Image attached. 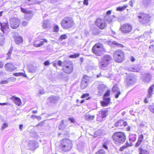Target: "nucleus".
Wrapping results in <instances>:
<instances>
[{"instance_id": "2", "label": "nucleus", "mask_w": 154, "mask_h": 154, "mask_svg": "<svg viewBox=\"0 0 154 154\" xmlns=\"http://www.w3.org/2000/svg\"><path fill=\"white\" fill-rule=\"evenodd\" d=\"M73 146L71 140L68 138L62 139L60 141V146L63 151L67 152L71 149Z\"/></svg>"}, {"instance_id": "14", "label": "nucleus", "mask_w": 154, "mask_h": 154, "mask_svg": "<svg viewBox=\"0 0 154 154\" xmlns=\"http://www.w3.org/2000/svg\"><path fill=\"white\" fill-rule=\"evenodd\" d=\"M103 101H101L100 103L102 106L105 107L108 106L110 103L111 98L110 97H103Z\"/></svg>"}, {"instance_id": "38", "label": "nucleus", "mask_w": 154, "mask_h": 154, "mask_svg": "<svg viewBox=\"0 0 154 154\" xmlns=\"http://www.w3.org/2000/svg\"><path fill=\"white\" fill-rule=\"evenodd\" d=\"M107 87L104 84H101L99 85L97 89L99 90H101L103 88H104Z\"/></svg>"}, {"instance_id": "18", "label": "nucleus", "mask_w": 154, "mask_h": 154, "mask_svg": "<svg viewBox=\"0 0 154 154\" xmlns=\"http://www.w3.org/2000/svg\"><path fill=\"white\" fill-rule=\"evenodd\" d=\"M0 25L1 29L4 33L5 32L7 31L8 30L9 28V25L7 21L1 23Z\"/></svg>"}, {"instance_id": "7", "label": "nucleus", "mask_w": 154, "mask_h": 154, "mask_svg": "<svg viewBox=\"0 0 154 154\" xmlns=\"http://www.w3.org/2000/svg\"><path fill=\"white\" fill-rule=\"evenodd\" d=\"M63 65L62 69L63 72L66 74H70L73 71L74 65L71 61H66L63 62Z\"/></svg>"}, {"instance_id": "36", "label": "nucleus", "mask_w": 154, "mask_h": 154, "mask_svg": "<svg viewBox=\"0 0 154 154\" xmlns=\"http://www.w3.org/2000/svg\"><path fill=\"white\" fill-rule=\"evenodd\" d=\"M148 109L152 113L154 114V104L149 105L148 106Z\"/></svg>"}, {"instance_id": "44", "label": "nucleus", "mask_w": 154, "mask_h": 154, "mask_svg": "<svg viewBox=\"0 0 154 154\" xmlns=\"http://www.w3.org/2000/svg\"><path fill=\"white\" fill-rule=\"evenodd\" d=\"M44 123H45V122H44V121H41V122H39L38 124H37L36 125V126H42L44 125Z\"/></svg>"}, {"instance_id": "8", "label": "nucleus", "mask_w": 154, "mask_h": 154, "mask_svg": "<svg viewBox=\"0 0 154 154\" xmlns=\"http://www.w3.org/2000/svg\"><path fill=\"white\" fill-rule=\"evenodd\" d=\"M133 26L129 23H126L121 25L119 30L123 34H127L130 32L133 29Z\"/></svg>"}, {"instance_id": "50", "label": "nucleus", "mask_w": 154, "mask_h": 154, "mask_svg": "<svg viewBox=\"0 0 154 154\" xmlns=\"http://www.w3.org/2000/svg\"><path fill=\"white\" fill-rule=\"evenodd\" d=\"M8 81L7 80H3L0 83L1 84H4L6 83H8Z\"/></svg>"}, {"instance_id": "28", "label": "nucleus", "mask_w": 154, "mask_h": 154, "mask_svg": "<svg viewBox=\"0 0 154 154\" xmlns=\"http://www.w3.org/2000/svg\"><path fill=\"white\" fill-rule=\"evenodd\" d=\"M94 117V116L86 115L85 116V119L86 121H90L93 120Z\"/></svg>"}, {"instance_id": "56", "label": "nucleus", "mask_w": 154, "mask_h": 154, "mask_svg": "<svg viewBox=\"0 0 154 154\" xmlns=\"http://www.w3.org/2000/svg\"><path fill=\"white\" fill-rule=\"evenodd\" d=\"M103 146L104 148H105L106 149H108V147L107 145L105 144V143L103 144Z\"/></svg>"}, {"instance_id": "64", "label": "nucleus", "mask_w": 154, "mask_h": 154, "mask_svg": "<svg viewBox=\"0 0 154 154\" xmlns=\"http://www.w3.org/2000/svg\"><path fill=\"white\" fill-rule=\"evenodd\" d=\"M38 111L37 110H33L32 111V112L33 114H35Z\"/></svg>"}, {"instance_id": "46", "label": "nucleus", "mask_w": 154, "mask_h": 154, "mask_svg": "<svg viewBox=\"0 0 154 154\" xmlns=\"http://www.w3.org/2000/svg\"><path fill=\"white\" fill-rule=\"evenodd\" d=\"M129 139L131 140L135 141L136 139V137L135 136H131L129 137Z\"/></svg>"}, {"instance_id": "48", "label": "nucleus", "mask_w": 154, "mask_h": 154, "mask_svg": "<svg viewBox=\"0 0 154 154\" xmlns=\"http://www.w3.org/2000/svg\"><path fill=\"white\" fill-rule=\"evenodd\" d=\"M50 64L49 61L48 60H46L45 61L44 63V65L45 66H47L49 65Z\"/></svg>"}, {"instance_id": "40", "label": "nucleus", "mask_w": 154, "mask_h": 154, "mask_svg": "<svg viewBox=\"0 0 154 154\" xmlns=\"http://www.w3.org/2000/svg\"><path fill=\"white\" fill-rule=\"evenodd\" d=\"M54 31L57 32L59 30V27L57 25H55L53 27Z\"/></svg>"}, {"instance_id": "16", "label": "nucleus", "mask_w": 154, "mask_h": 154, "mask_svg": "<svg viewBox=\"0 0 154 154\" xmlns=\"http://www.w3.org/2000/svg\"><path fill=\"white\" fill-rule=\"evenodd\" d=\"M13 38L15 43L17 45L22 43L23 41V37L20 35H15L14 36Z\"/></svg>"}, {"instance_id": "15", "label": "nucleus", "mask_w": 154, "mask_h": 154, "mask_svg": "<svg viewBox=\"0 0 154 154\" xmlns=\"http://www.w3.org/2000/svg\"><path fill=\"white\" fill-rule=\"evenodd\" d=\"M6 69L9 72H13L16 70L17 68L14 66L12 63H8L5 65Z\"/></svg>"}, {"instance_id": "10", "label": "nucleus", "mask_w": 154, "mask_h": 154, "mask_svg": "<svg viewBox=\"0 0 154 154\" xmlns=\"http://www.w3.org/2000/svg\"><path fill=\"white\" fill-rule=\"evenodd\" d=\"M94 24L99 29H104L107 27V23L103 19L97 18L94 21Z\"/></svg>"}, {"instance_id": "5", "label": "nucleus", "mask_w": 154, "mask_h": 154, "mask_svg": "<svg viewBox=\"0 0 154 154\" xmlns=\"http://www.w3.org/2000/svg\"><path fill=\"white\" fill-rule=\"evenodd\" d=\"M104 50L102 44L98 43H96L92 47L91 51L93 53L98 56H101L103 54Z\"/></svg>"}, {"instance_id": "25", "label": "nucleus", "mask_w": 154, "mask_h": 154, "mask_svg": "<svg viewBox=\"0 0 154 154\" xmlns=\"http://www.w3.org/2000/svg\"><path fill=\"white\" fill-rule=\"evenodd\" d=\"M139 154H149V152L146 149H143L142 147H140L138 149Z\"/></svg>"}, {"instance_id": "31", "label": "nucleus", "mask_w": 154, "mask_h": 154, "mask_svg": "<svg viewBox=\"0 0 154 154\" xmlns=\"http://www.w3.org/2000/svg\"><path fill=\"white\" fill-rule=\"evenodd\" d=\"M81 98H86V100H88L91 98L90 97V94L88 93H86L83 94L81 97Z\"/></svg>"}, {"instance_id": "37", "label": "nucleus", "mask_w": 154, "mask_h": 154, "mask_svg": "<svg viewBox=\"0 0 154 154\" xmlns=\"http://www.w3.org/2000/svg\"><path fill=\"white\" fill-rule=\"evenodd\" d=\"M110 92L111 91L110 90H107L104 94L103 97H108L110 95Z\"/></svg>"}, {"instance_id": "23", "label": "nucleus", "mask_w": 154, "mask_h": 154, "mask_svg": "<svg viewBox=\"0 0 154 154\" xmlns=\"http://www.w3.org/2000/svg\"><path fill=\"white\" fill-rule=\"evenodd\" d=\"M108 112V110L101 109L100 110L99 113L101 115L102 118L103 119L107 116Z\"/></svg>"}, {"instance_id": "57", "label": "nucleus", "mask_w": 154, "mask_h": 154, "mask_svg": "<svg viewBox=\"0 0 154 154\" xmlns=\"http://www.w3.org/2000/svg\"><path fill=\"white\" fill-rule=\"evenodd\" d=\"M84 58L82 57L80 58V60L81 63H82L84 61Z\"/></svg>"}, {"instance_id": "11", "label": "nucleus", "mask_w": 154, "mask_h": 154, "mask_svg": "<svg viewBox=\"0 0 154 154\" xmlns=\"http://www.w3.org/2000/svg\"><path fill=\"white\" fill-rule=\"evenodd\" d=\"M20 20L17 18H13L11 20L10 26L13 29L18 28L20 24Z\"/></svg>"}, {"instance_id": "19", "label": "nucleus", "mask_w": 154, "mask_h": 154, "mask_svg": "<svg viewBox=\"0 0 154 154\" xmlns=\"http://www.w3.org/2000/svg\"><path fill=\"white\" fill-rule=\"evenodd\" d=\"M10 99L12 100L15 104L17 106H20L22 104L21 100L18 97L13 96L10 98Z\"/></svg>"}, {"instance_id": "13", "label": "nucleus", "mask_w": 154, "mask_h": 154, "mask_svg": "<svg viewBox=\"0 0 154 154\" xmlns=\"http://www.w3.org/2000/svg\"><path fill=\"white\" fill-rule=\"evenodd\" d=\"M48 42L47 39H39L35 40L33 43L34 46L36 48L39 47L43 45L44 43Z\"/></svg>"}, {"instance_id": "52", "label": "nucleus", "mask_w": 154, "mask_h": 154, "mask_svg": "<svg viewBox=\"0 0 154 154\" xmlns=\"http://www.w3.org/2000/svg\"><path fill=\"white\" fill-rule=\"evenodd\" d=\"M28 23V22L26 21H24L22 22V24L23 26L26 25Z\"/></svg>"}, {"instance_id": "3", "label": "nucleus", "mask_w": 154, "mask_h": 154, "mask_svg": "<svg viewBox=\"0 0 154 154\" xmlns=\"http://www.w3.org/2000/svg\"><path fill=\"white\" fill-rule=\"evenodd\" d=\"M74 23L72 18L70 17H66L61 21V25L62 28L65 29H70L74 25Z\"/></svg>"}, {"instance_id": "34", "label": "nucleus", "mask_w": 154, "mask_h": 154, "mask_svg": "<svg viewBox=\"0 0 154 154\" xmlns=\"http://www.w3.org/2000/svg\"><path fill=\"white\" fill-rule=\"evenodd\" d=\"M64 120H62L59 126V130H63L65 128V127L64 126Z\"/></svg>"}, {"instance_id": "30", "label": "nucleus", "mask_w": 154, "mask_h": 154, "mask_svg": "<svg viewBox=\"0 0 154 154\" xmlns=\"http://www.w3.org/2000/svg\"><path fill=\"white\" fill-rule=\"evenodd\" d=\"M128 7V5H124L123 6H119L117 7L116 8V10L117 11H122L125 9L126 8H127Z\"/></svg>"}, {"instance_id": "43", "label": "nucleus", "mask_w": 154, "mask_h": 154, "mask_svg": "<svg viewBox=\"0 0 154 154\" xmlns=\"http://www.w3.org/2000/svg\"><path fill=\"white\" fill-rule=\"evenodd\" d=\"M48 23L47 22H45L43 23V27L44 28H46L48 27Z\"/></svg>"}, {"instance_id": "29", "label": "nucleus", "mask_w": 154, "mask_h": 154, "mask_svg": "<svg viewBox=\"0 0 154 154\" xmlns=\"http://www.w3.org/2000/svg\"><path fill=\"white\" fill-rule=\"evenodd\" d=\"M21 11L23 13L26 14H32L33 12L31 11H28L25 9L23 8H20Z\"/></svg>"}, {"instance_id": "27", "label": "nucleus", "mask_w": 154, "mask_h": 154, "mask_svg": "<svg viewBox=\"0 0 154 154\" xmlns=\"http://www.w3.org/2000/svg\"><path fill=\"white\" fill-rule=\"evenodd\" d=\"M112 44L118 48H123L124 47V45L120 43H119L116 41H113L112 42Z\"/></svg>"}, {"instance_id": "20", "label": "nucleus", "mask_w": 154, "mask_h": 154, "mask_svg": "<svg viewBox=\"0 0 154 154\" xmlns=\"http://www.w3.org/2000/svg\"><path fill=\"white\" fill-rule=\"evenodd\" d=\"M112 90L113 92H117V93L115 94V97L116 98H118L121 94V92L119 90V88L117 86V85H115L113 86L112 88Z\"/></svg>"}, {"instance_id": "12", "label": "nucleus", "mask_w": 154, "mask_h": 154, "mask_svg": "<svg viewBox=\"0 0 154 154\" xmlns=\"http://www.w3.org/2000/svg\"><path fill=\"white\" fill-rule=\"evenodd\" d=\"M128 125V122L124 121L123 119H121L117 121L115 124V126L119 129H122L123 126H126Z\"/></svg>"}, {"instance_id": "53", "label": "nucleus", "mask_w": 154, "mask_h": 154, "mask_svg": "<svg viewBox=\"0 0 154 154\" xmlns=\"http://www.w3.org/2000/svg\"><path fill=\"white\" fill-rule=\"evenodd\" d=\"M8 104V103H0V105L1 106H3V105H7Z\"/></svg>"}, {"instance_id": "49", "label": "nucleus", "mask_w": 154, "mask_h": 154, "mask_svg": "<svg viewBox=\"0 0 154 154\" xmlns=\"http://www.w3.org/2000/svg\"><path fill=\"white\" fill-rule=\"evenodd\" d=\"M88 0H84V1H83L84 5H88Z\"/></svg>"}, {"instance_id": "32", "label": "nucleus", "mask_w": 154, "mask_h": 154, "mask_svg": "<svg viewBox=\"0 0 154 154\" xmlns=\"http://www.w3.org/2000/svg\"><path fill=\"white\" fill-rule=\"evenodd\" d=\"M5 39V35L2 33H0V44L4 43Z\"/></svg>"}, {"instance_id": "39", "label": "nucleus", "mask_w": 154, "mask_h": 154, "mask_svg": "<svg viewBox=\"0 0 154 154\" xmlns=\"http://www.w3.org/2000/svg\"><path fill=\"white\" fill-rule=\"evenodd\" d=\"M67 36L66 34H64L61 35L59 37V39L60 41H62L63 39H66Z\"/></svg>"}, {"instance_id": "4", "label": "nucleus", "mask_w": 154, "mask_h": 154, "mask_svg": "<svg viewBox=\"0 0 154 154\" xmlns=\"http://www.w3.org/2000/svg\"><path fill=\"white\" fill-rule=\"evenodd\" d=\"M113 56L116 62L121 63L125 60V54L124 52L122 50L118 49L114 51Z\"/></svg>"}, {"instance_id": "59", "label": "nucleus", "mask_w": 154, "mask_h": 154, "mask_svg": "<svg viewBox=\"0 0 154 154\" xmlns=\"http://www.w3.org/2000/svg\"><path fill=\"white\" fill-rule=\"evenodd\" d=\"M111 12L112 11L111 10H109L106 12V14L107 15H109L110 14Z\"/></svg>"}, {"instance_id": "17", "label": "nucleus", "mask_w": 154, "mask_h": 154, "mask_svg": "<svg viewBox=\"0 0 154 154\" xmlns=\"http://www.w3.org/2000/svg\"><path fill=\"white\" fill-rule=\"evenodd\" d=\"M146 134H141L138 135L137 141L135 144V147H137L141 145L142 142L143 141L144 136Z\"/></svg>"}, {"instance_id": "54", "label": "nucleus", "mask_w": 154, "mask_h": 154, "mask_svg": "<svg viewBox=\"0 0 154 154\" xmlns=\"http://www.w3.org/2000/svg\"><path fill=\"white\" fill-rule=\"evenodd\" d=\"M35 118H36L39 121L42 119V117L40 116H35Z\"/></svg>"}, {"instance_id": "6", "label": "nucleus", "mask_w": 154, "mask_h": 154, "mask_svg": "<svg viewBox=\"0 0 154 154\" xmlns=\"http://www.w3.org/2000/svg\"><path fill=\"white\" fill-rule=\"evenodd\" d=\"M112 60L111 56L108 54L104 55L99 62V65L101 68H104L107 67Z\"/></svg>"}, {"instance_id": "1", "label": "nucleus", "mask_w": 154, "mask_h": 154, "mask_svg": "<svg viewBox=\"0 0 154 154\" xmlns=\"http://www.w3.org/2000/svg\"><path fill=\"white\" fill-rule=\"evenodd\" d=\"M112 138L116 144H122L126 139L125 133L122 131H116L113 134Z\"/></svg>"}, {"instance_id": "21", "label": "nucleus", "mask_w": 154, "mask_h": 154, "mask_svg": "<svg viewBox=\"0 0 154 154\" xmlns=\"http://www.w3.org/2000/svg\"><path fill=\"white\" fill-rule=\"evenodd\" d=\"M154 88V84L151 85L149 88L148 90V94L147 97L149 98L151 97L152 94L153 90Z\"/></svg>"}, {"instance_id": "47", "label": "nucleus", "mask_w": 154, "mask_h": 154, "mask_svg": "<svg viewBox=\"0 0 154 154\" xmlns=\"http://www.w3.org/2000/svg\"><path fill=\"white\" fill-rule=\"evenodd\" d=\"M125 146L127 148L130 146H132V144H130L128 142H127L125 143Z\"/></svg>"}, {"instance_id": "63", "label": "nucleus", "mask_w": 154, "mask_h": 154, "mask_svg": "<svg viewBox=\"0 0 154 154\" xmlns=\"http://www.w3.org/2000/svg\"><path fill=\"white\" fill-rule=\"evenodd\" d=\"M85 99L82 100L80 101V103L81 104L83 103L85 101Z\"/></svg>"}, {"instance_id": "58", "label": "nucleus", "mask_w": 154, "mask_h": 154, "mask_svg": "<svg viewBox=\"0 0 154 154\" xmlns=\"http://www.w3.org/2000/svg\"><path fill=\"white\" fill-rule=\"evenodd\" d=\"M23 127V125L22 124H21L20 125L19 128L20 129V131L22 130Z\"/></svg>"}, {"instance_id": "55", "label": "nucleus", "mask_w": 154, "mask_h": 154, "mask_svg": "<svg viewBox=\"0 0 154 154\" xmlns=\"http://www.w3.org/2000/svg\"><path fill=\"white\" fill-rule=\"evenodd\" d=\"M130 59H131V60L132 62H134L135 60V58H134V57L133 56H131V58H130Z\"/></svg>"}, {"instance_id": "41", "label": "nucleus", "mask_w": 154, "mask_h": 154, "mask_svg": "<svg viewBox=\"0 0 154 154\" xmlns=\"http://www.w3.org/2000/svg\"><path fill=\"white\" fill-rule=\"evenodd\" d=\"M95 154H105V152L101 149L98 150Z\"/></svg>"}, {"instance_id": "24", "label": "nucleus", "mask_w": 154, "mask_h": 154, "mask_svg": "<svg viewBox=\"0 0 154 154\" xmlns=\"http://www.w3.org/2000/svg\"><path fill=\"white\" fill-rule=\"evenodd\" d=\"M59 99V97H57L53 96H51L49 98V100L50 101L51 103H56L57 102Z\"/></svg>"}, {"instance_id": "60", "label": "nucleus", "mask_w": 154, "mask_h": 154, "mask_svg": "<svg viewBox=\"0 0 154 154\" xmlns=\"http://www.w3.org/2000/svg\"><path fill=\"white\" fill-rule=\"evenodd\" d=\"M131 129V127L130 126H128L126 128V131H130Z\"/></svg>"}, {"instance_id": "51", "label": "nucleus", "mask_w": 154, "mask_h": 154, "mask_svg": "<svg viewBox=\"0 0 154 154\" xmlns=\"http://www.w3.org/2000/svg\"><path fill=\"white\" fill-rule=\"evenodd\" d=\"M69 119L71 123H74L75 122L74 119L72 118H70Z\"/></svg>"}, {"instance_id": "22", "label": "nucleus", "mask_w": 154, "mask_h": 154, "mask_svg": "<svg viewBox=\"0 0 154 154\" xmlns=\"http://www.w3.org/2000/svg\"><path fill=\"white\" fill-rule=\"evenodd\" d=\"M85 76L84 77V79L82 80L81 84L80 87L82 89H85L88 85V82L84 79Z\"/></svg>"}, {"instance_id": "62", "label": "nucleus", "mask_w": 154, "mask_h": 154, "mask_svg": "<svg viewBox=\"0 0 154 154\" xmlns=\"http://www.w3.org/2000/svg\"><path fill=\"white\" fill-rule=\"evenodd\" d=\"M144 102L145 103H147L148 102V101L146 98H145L144 100Z\"/></svg>"}, {"instance_id": "35", "label": "nucleus", "mask_w": 154, "mask_h": 154, "mask_svg": "<svg viewBox=\"0 0 154 154\" xmlns=\"http://www.w3.org/2000/svg\"><path fill=\"white\" fill-rule=\"evenodd\" d=\"M80 54L79 53H74L70 55L69 57L71 58H76L79 57Z\"/></svg>"}, {"instance_id": "42", "label": "nucleus", "mask_w": 154, "mask_h": 154, "mask_svg": "<svg viewBox=\"0 0 154 154\" xmlns=\"http://www.w3.org/2000/svg\"><path fill=\"white\" fill-rule=\"evenodd\" d=\"M8 124L7 123H5L2 125L1 128L2 130H3L8 127Z\"/></svg>"}, {"instance_id": "45", "label": "nucleus", "mask_w": 154, "mask_h": 154, "mask_svg": "<svg viewBox=\"0 0 154 154\" xmlns=\"http://www.w3.org/2000/svg\"><path fill=\"white\" fill-rule=\"evenodd\" d=\"M126 148H127L126 147L125 145H123L120 148L119 150L122 151Z\"/></svg>"}, {"instance_id": "26", "label": "nucleus", "mask_w": 154, "mask_h": 154, "mask_svg": "<svg viewBox=\"0 0 154 154\" xmlns=\"http://www.w3.org/2000/svg\"><path fill=\"white\" fill-rule=\"evenodd\" d=\"M57 63L59 66H61L63 63V62L61 60H59L57 61H55L53 62V65L54 66L57 67Z\"/></svg>"}, {"instance_id": "61", "label": "nucleus", "mask_w": 154, "mask_h": 154, "mask_svg": "<svg viewBox=\"0 0 154 154\" xmlns=\"http://www.w3.org/2000/svg\"><path fill=\"white\" fill-rule=\"evenodd\" d=\"M3 66V63L0 62V68H2Z\"/></svg>"}, {"instance_id": "33", "label": "nucleus", "mask_w": 154, "mask_h": 154, "mask_svg": "<svg viewBox=\"0 0 154 154\" xmlns=\"http://www.w3.org/2000/svg\"><path fill=\"white\" fill-rule=\"evenodd\" d=\"M13 75L15 76H22L24 77H26V75L23 72H16L14 73Z\"/></svg>"}, {"instance_id": "9", "label": "nucleus", "mask_w": 154, "mask_h": 154, "mask_svg": "<svg viewBox=\"0 0 154 154\" xmlns=\"http://www.w3.org/2000/svg\"><path fill=\"white\" fill-rule=\"evenodd\" d=\"M138 17L140 22L143 24H147L151 20V17L149 15L144 13H140Z\"/></svg>"}]
</instances>
